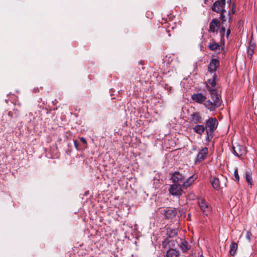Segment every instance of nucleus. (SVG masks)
<instances>
[{"label":"nucleus","mask_w":257,"mask_h":257,"mask_svg":"<svg viewBox=\"0 0 257 257\" xmlns=\"http://www.w3.org/2000/svg\"><path fill=\"white\" fill-rule=\"evenodd\" d=\"M219 66V61L216 58L212 59L208 66V72L210 74L211 77L205 82V88L210 95L211 99L213 100V102L207 101L205 103V106L210 109L220 106L222 103V100L218 95L216 84V71Z\"/></svg>","instance_id":"f257e3e1"},{"label":"nucleus","mask_w":257,"mask_h":257,"mask_svg":"<svg viewBox=\"0 0 257 257\" xmlns=\"http://www.w3.org/2000/svg\"><path fill=\"white\" fill-rule=\"evenodd\" d=\"M197 179L196 177L192 175L186 179L185 176L179 172H175L171 174L170 180L173 184L182 185V188H187L190 187Z\"/></svg>","instance_id":"f03ea898"},{"label":"nucleus","mask_w":257,"mask_h":257,"mask_svg":"<svg viewBox=\"0 0 257 257\" xmlns=\"http://www.w3.org/2000/svg\"><path fill=\"white\" fill-rule=\"evenodd\" d=\"M218 124L217 119L215 117H209L205 123L206 132L205 140L210 142L214 136V132L216 130Z\"/></svg>","instance_id":"7ed1b4c3"},{"label":"nucleus","mask_w":257,"mask_h":257,"mask_svg":"<svg viewBox=\"0 0 257 257\" xmlns=\"http://www.w3.org/2000/svg\"><path fill=\"white\" fill-rule=\"evenodd\" d=\"M191 98H192V99L193 101H194L195 102H197L198 103H200L201 104V103H204V105L205 107L206 108H207V109L209 110L210 111H214L216 108H217L220 107V106H217V107H215L213 109H210L207 108L205 106V103H206V102L207 101H211V102H213V100H212V101H211L209 99L206 100V96L203 95L201 93H196V94H193L192 95V96H191Z\"/></svg>","instance_id":"20e7f679"},{"label":"nucleus","mask_w":257,"mask_h":257,"mask_svg":"<svg viewBox=\"0 0 257 257\" xmlns=\"http://www.w3.org/2000/svg\"><path fill=\"white\" fill-rule=\"evenodd\" d=\"M182 185L177 184H173L170 185L169 192L172 196L179 197L183 193V190H182Z\"/></svg>","instance_id":"39448f33"},{"label":"nucleus","mask_w":257,"mask_h":257,"mask_svg":"<svg viewBox=\"0 0 257 257\" xmlns=\"http://www.w3.org/2000/svg\"><path fill=\"white\" fill-rule=\"evenodd\" d=\"M198 204L204 215H208L211 211V207L203 199H199Z\"/></svg>","instance_id":"423d86ee"},{"label":"nucleus","mask_w":257,"mask_h":257,"mask_svg":"<svg viewBox=\"0 0 257 257\" xmlns=\"http://www.w3.org/2000/svg\"><path fill=\"white\" fill-rule=\"evenodd\" d=\"M225 5V0H217L213 4L212 7V10L216 13L220 12H225L226 11L223 9Z\"/></svg>","instance_id":"0eeeda50"},{"label":"nucleus","mask_w":257,"mask_h":257,"mask_svg":"<svg viewBox=\"0 0 257 257\" xmlns=\"http://www.w3.org/2000/svg\"><path fill=\"white\" fill-rule=\"evenodd\" d=\"M203 118L199 112L195 111L190 115V121L191 123L200 124L203 122Z\"/></svg>","instance_id":"6e6552de"},{"label":"nucleus","mask_w":257,"mask_h":257,"mask_svg":"<svg viewBox=\"0 0 257 257\" xmlns=\"http://www.w3.org/2000/svg\"><path fill=\"white\" fill-rule=\"evenodd\" d=\"M226 181V179L223 176H221L220 178H215L214 177H211L210 178V182L211 184L214 189L216 190H218L221 188V181Z\"/></svg>","instance_id":"1a4fd4ad"},{"label":"nucleus","mask_w":257,"mask_h":257,"mask_svg":"<svg viewBox=\"0 0 257 257\" xmlns=\"http://www.w3.org/2000/svg\"><path fill=\"white\" fill-rule=\"evenodd\" d=\"M233 153L235 156L240 157L246 154V150L243 146L237 145L233 147Z\"/></svg>","instance_id":"9d476101"},{"label":"nucleus","mask_w":257,"mask_h":257,"mask_svg":"<svg viewBox=\"0 0 257 257\" xmlns=\"http://www.w3.org/2000/svg\"><path fill=\"white\" fill-rule=\"evenodd\" d=\"M208 152V150L207 147H204L202 149L197 156L195 160L196 163H200L203 161L206 157Z\"/></svg>","instance_id":"9b49d317"},{"label":"nucleus","mask_w":257,"mask_h":257,"mask_svg":"<svg viewBox=\"0 0 257 257\" xmlns=\"http://www.w3.org/2000/svg\"><path fill=\"white\" fill-rule=\"evenodd\" d=\"M220 23L217 19H213L209 24V31L212 33H217L220 27Z\"/></svg>","instance_id":"f8f14e48"},{"label":"nucleus","mask_w":257,"mask_h":257,"mask_svg":"<svg viewBox=\"0 0 257 257\" xmlns=\"http://www.w3.org/2000/svg\"><path fill=\"white\" fill-rule=\"evenodd\" d=\"M193 132L197 134L202 136L205 131L204 125L200 124H196L192 127Z\"/></svg>","instance_id":"ddd939ff"},{"label":"nucleus","mask_w":257,"mask_h":257,"mask_svg":"<svg viewBox=\"0 0 257 257\" xmlns=\"http://www.w3.org/2000/svg\"><path fill=\"white\" fill-rule=\"evenodd\" d=\"M180 252L178 250L173 249L170 248L169 249L166 253V257H179Z\"/></svg>","instance_id":"4468645a"},{"label":"nucleus","mask_w":257,"mask_h":257,"mask_svg":"<svg viewBox=\"0 0 257 257\" xmlns=\"http://www.w3.org/2000/svg\"><path fill=\"white\" fill-rule=\"evenodd\" d=\"M208 48L210 50L215 51L220 50L221 46L214 41L211 42L208 45Z\"/></svg>","instance_id":"2eb2a0df"},{"label":"nucleus","mask_w":257,"mask_h":257,"mask_svg":"<svg viewBox=\"0 0 257 257\" xmlns=\"http://www.w3.org/2000/svg\"><path fill=\"white\" fill-rule=\"evenodd\" d=\"M237 249V244L233 242L230 244V253L231 255L234 256L236 254Z\"/></svg>","instance_id":"dca6fc26"},{"label":"nucleus","mask_w":257,"mask_h":257,"mask_svg":"<svg viewBox=\"0 0 257 257\" xmlns=\"http://www.w3.org/2000/svg\"><path fill=\"white\" fill-rule=\"evenodd\" d=\"M251 174L252 173L250 171H246L245 172L246 181H247L248 184L250 186V187H251L252 185Z\"/></svg>","instance_id":"f3484780"},{"label":"nucleus","mask_w":257,"mask_h":257,"mask_svg":"<svg viewBox=\"0 0 257 257\" xmlns=\"http://www.w3.org/2000/svg\"><path fill=\"white\" fill-rule=\"evenodd\" d=\"M180 248L183 252H186L190 248V246L188 245V242L186 241H182L180 244Z\"/></svg>","instance_id":"a211bd4d"},{"label":"nucleus","mask_w":257,"mask_h":257,"mask_svg":"<svg viewBox=\"0 0 257 257\" xmlns=\"http://www.w3.org/2000/svg\"><path fill=\"white\" fill-rule=\"evenodd\" d=\"M254 46L252 45H250L248 47L247 51V56L249 58V59H251L252 57V54L254 52Z\"/></svg>","instance_id":"6ab92c4d"},{"label":"nucleus","mask_w":257,"mask_h":257,"mask_svg":"<svg viewBox=\"0 0 257 257\" xmlns=\"http://www.w3.org/2000/svg\"><path fill=\"white\" fill-rule=\"evenodd\" d=\"M234 176L235 178V180L236 181H238L239 180V176L238 174V171L237 169H235L234 172Z\"/></svg>","instance_id":"aec40b11"},{"label":"nucleus","mask_w":257,"mask_h":257,"mask_svg":"<svg viewBox=\"0 0 257 257\" xmlns=\"http://www.w3.org/2000/svg\"><path fill=\"white\" fill-rule=\"evenodd\" d=\"M251 236H252V234H251V233L250 231H247L245 237H246V239L248 240V241H249V242H250V240H251Z\"/></svg>","instance_id":"412c9836"},{"label":"nucleus","mask_w":257,"mask_h":257,"mask_svg":"<svg viewBox=\"0 0 257 257\" xmlns=\"http://www.w3.org/2000/svg\"><path fill=\"white\" fill-rule=\"evenodd\" d=\"M221 12V14H220V19L222 20V21L223 22H225L226 21V19L225 18V16L224 14V13H225V12Z\"/></svg>","instance_id":"4be33fe9"},{"label":"nucleus","mask_w":257,"mask_h":257,"mask_svg":"<svg viewBox=\"0 0 257 257\" xmlns=\"http://www.w3.org/2000/svg\"><path fill=\"white\" fill-rule=\"evenodd\" d=\"M225 28L224 27H222L221 29L220 30V34H221V36H223L225 34Z\"/></svg>","instance_id":"5701e85b"},{"label":"nucleus","mask_w":257,"mask_h":257,"mask_svg":"<svg viewBox=\"0 0 257 257\" xmlns=\"http://www.w3.org/2000/svg\"><path fill=\"white\" fill-rule=\"evenodd\" d=\"M81 141L84 144H87V141L86 140V139L83 138V137H81L80 138Z\"/></svg>","instance_id":"b1692460"},{"label":"nucleus","mask_w":257,"mask_h":257,"mask_svg":"<svg viewBox=\"0 0 257 257\" xmlns=\"http://www.w3.org/2000/svg\"><path fill=\"white\" fill-rule=\"evenodd\" d=\"M74 144L76 149L77 150H78V143H77L76 140L74 141Z\"/></svg>","instance_id":"393cba45"},{"label":"nucleus","mask_w":257,"mask_h":257,"mask_svg":"<svg viewBox=\"0 0 257 257\" xmlns=\"http://www.w3.org/2000/svg\"><path fill=\"white\" fill-rule=\"evenodd\" d=\"M230 32L231 31H230V30L229 28L227 30V32H226V36H227V37H228L230 35Z\"/></svg>","instance_id":"a878e982"},{"label":"nucleus","mask_w":257,"mask_h":257,"mask_svg":"<svg viewBox=\"0 0 257 257\" xmlns=\"http://www.w3.org/2000/svg\"><path fill=\"white\" fill-rule=\"evenodd\" d=\"M8 115L10 116L11 117H12V112L11 111H9L8 113Z\"/></svg>","instance_id":"bb28decb"},{"label":"nucleus","mask_w":257,"mask_h":257,"mask_svg":"<svg viewBox=\"0 0 257 257\" xmlns=\"http://www.w3.org/2000/svg\"><path fill=\"white\" fill-rule=\"evenodd\" d=\"M171 211L173 212L172 210H168L166 211V214H168L169 213H170Z\"/></svg>","instance_id":"cd10ccee"},{"label":"nucleus","mask_w":257,"mask_h":257,"mask_svg":"<svg viewBox=\"0 0 257 257\" xmlns=\"http://www.w3.org/2000/svg\"><path fill=\"white\" fill-rule=\"evenodd\" d=\"M14 110L15 111V113H16V116H18L19 115V113H18V112H17V111H17V110H15V109H14Z\"/></svg>","instance_id":"c85d7f7f"},{"label":"nucleus","mask_w":257,"mask_h":257,"mask_svg":"<svg viewBox=\"0 0 257 257\" xmlns=\"http://www.w3.org/2000/svg\"><path fill=\"white\" fill-rule=\"evenodd\" d=\"M227 16H228V19L230 20V13H229V12L227 13Z\"/></svg>","instance_id":"c756f323"},{"label":"nucleus","mask_w":257,"mask_h":257,"mask_svg":"<svg viewBox=\"0 0 257 257\" xmlns=\"http://www.w3.org/2000/svg\"><path fill=\"white\" fill-rule=\"evenodd\" d=\"M235 8H232V13H235Z\"/></svg>","instance_id":"7c9ffc66"},{"label":"nucleus","mask_w":257,"mask_h":257,"mask_svg":"<svg viewBox=\"0 0 257 257\" xmlns=\"http://www.w3.org/2000/svg\"><path fill=\"white\" fill-rule=\"evenodd\" d=\"M199 257H204L203 255H200Z\"/></svg>","instance_id":"2f4dec72"}]
</instances>
